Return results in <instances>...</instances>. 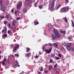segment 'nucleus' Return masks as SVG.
Segmentation results:
<instances>
[{"instance_id":"nucleus-30","label":"nucleus","mask_w":74,"mask_h":74,"mask_svg":"<svg viewBox=\"0 0 74 74\" xmlns=\"http://www.w3.org/2000/svg\"><path fill=\"white\" fill-rule=\"evenodd\" d=\"M35 23V24L34 25H38V22H36L35 23Z\"/></svg>"},{"instance_id":"nucleus-55","label":"nucleus","mask_w":74,"mask_h":74,"mask_svg":"<svg viewBox=\"0 0 74 74\" xmlns=\"http://www.w3.org/2000/svg\"><path fill=\"white\" fill-rule=\"evenodd\" d=\"M17 20H19L20 19V18L18 17L16 19Z\"/></svg>"},{"instance_id":"nucleus-8","label":"nucleus","mask_w":74,"mask_h":74,"mask_svg":"<svg viewBox=\"0 0 74 74\" xmlns=\"http://www.w3.org/2000/svg\"><path fill=\"white\" fill-rule=\"evenodd\" d=\"M7 27H5L3 28V29L2 31V33H4V32L5 33H6L7 32Z\"/></svg>"},{"instance_id":"nucleus-54","label":"nucleus","mask_w":74,"mask_h":74,"mask_svg":"<svg viewBox=\"0 0 74 74\" xmlns=\"http://www.w3.org/2000/svg\"><path fill=\"white\" fill-rule=\"evenodd\" d=\"M37 22V20H36L34 21V23H35V22Z\"/></svg>"},{"instance_id":"nucleus-57","label":"nucleus","mask_w":74,"mask_h":74,"mask_svg":"<svg viewBox=\"0 0 74 74\" xmlns=\"http://www.w3.org/2000/svg\"><path fill=\"white\" fill-rule=\"evenodd\" d=\"M11 12H12L13 13V12H14V10H12Z\"/></svg>"},{"instance_id":"nucleus-11","label":"nucleus","mask_w":74,"mask_h":74,"mask_svg":"<svg viewBox=\"0 0 74 74\" xmlns=\"http://www.w3.org/2000/svg\"><path fill=\"white\" fill-rule=\"evenodd\" d=\"M27 10H26V8H24L23 10V12L24 13H26L27 12Z\"/></svg>"},{"instance_id":"nucleus-6","label":"nucleus","mask_w":74,"mask_h":74,"mask_svg":"<svg viewBox=\"0 0 74 74\" xmlns=\"http://www.w3.org/2000/svg\"><path fill=\"white\" fill-rule=\"evenodd\" d=\"M22 3L21 1H20L18 3V4L17 5H16L17 8L18 10H19L22 6Z\"/></svg>"},{"instance_id":"nucleus-33","label":"nucleus","mask_w":74,"mask_h":74,"mask_svg":"<svg viewBox=\"0 0 74 74\" xmlns=\"http://www.w3.org/2000/svg\"><path fill=\"white\" fill-rule=\"evenodd\" d=\"M0 18H1V19H4V16H0Z\"/></svg>"},{"instance_id":"nucleus-40","label":"nucleus","mask_w":74,"mask_h":74,"mask_svg":"<svg viewBox=\"0 0 74 74\" xmlns=\"http://www.w3.org/2000/svg\"><path fill=\"white\" fill-rule=\"evenodd\" d=\"M7 21H5L4 22V24H5V25H6L7 24Z\"/></svg>"},{"instance_id":"nucleus-63","label":"nucleus","mask_w":74,"mask_h":74,"mask_svg":"<svg viewBox=\"0 0 74 74\" xmlns=\"http://www.w3.org/2000/svg\"><path fill=\"white\" fill-rule=\"evenodd\" d=\"M68 38H69V39H70V37H68Z\"/></svg>"},{"instance_id":"nucleus-2","label":"nucleus","mask_w":74,"mask_h":74,"mask_svg":"<svg viewBox=\"0 0 74 74\" xmlns=\"http://www.w3.org/2000/svg\"><path fill=\"white\" fill-rule=\"evenodd\" d=\"M55 3V0H53L51 2V9H50V11H53V7Z\"/></svg>"},{"instance_id":"nucleus-52","label":"nucleus","mask_w":74,"mask_h":74,"mask_svg":"<svg viewBox=\"0 0 74 74\" xmlns=\"http://www.w3.org/2000/svg\"><path fill=\"white\" fill-rule=\"evenodd\" d=\"M44 72L45 73H48V71L46 70L44 71Z\"/></svg>"},{"instance_id":"nucleus-42","label":"nucleus","mask_w":74,"mask_h":74,"mask_svg":"<svg viewBox=\"0 0 74 74\" xmlns=\"http://www.w3.org/2000/svg\"><path fill=\"white\" fill-rule=\"evenodd\" d=\"M8 34H10V30H8Z\"/></svg>"},{"instance_id":"nucleus-48","label":"nucleus","mask_w":74,"mask_h":74,"mask_svg":"<svg viewBox=\"0 0 74 74\" xmlns=\"http://www.w3.org/2000/svg\"><path fill=\"white\" fill-rule=\"evenodd\" d=\"M15 56H17V57H19V55H18V54H15Z\"/></svg>"},{"instance_id":"nucleus-44","label":"nucleus","mask_w":74,"mask_h":74,"mask_svg":"<svg viewBox=\"0 0 74 74\" xmlns=\"http://www.w3.org/2000/svg\"><path fill=\"white\" fill-rule=\"evenodd\" d=\"M48 45H50V46H52V44L51 43H49V44H48Z\"/></svg>"},{"instance_id":"nucleus-58","label":"nucleus","mask_w":74,"mask_h":74,"mask_svg":"<svg viewBox=\"0 0 74 74\" xmlns=\"http://www.w3.org/2000/svg\"><path fill=\"white\" fill-rule=\"evenodd\" d=\"M35 57H36V58H38V56H37V55H36V56Z\"/></svg>"},{"instance_id":"nucleus-15","label":"nucleus","mask_w":74,"mask_h":74,"mask_svg":"<svg viewBox=\"0 0 74 74\" xmlns=\"http://www.w3.org/2000/svg\"><path fill=\"white\" fill-rule=\"evenodd\" d=\"M7 37V34H5L2 35V37H3V38H4V37Z\"/></svg>"},{"instance_id":"nucleus-16","label":"nucleus","mask_w":74,"mask_h":74,"mask_svg":"<svg viewBox=\"0 0 74 74\" xmlns=\"http://www.w3.org/2000/svg\"><path fill=\"white\" fill-rule=\"evenodd\" d=\"M66 49L68 51H70V49H71V47H69V46H67L66 47Z\"/></svg>"},{"instance_id":"nucleus-28","label":"nucleus","mask_w":74,"mask_h":74,"mask_svg":"<svg viewBox=\"0 0 74 74\" xmlns=\"http://www.w3.org/2000/svg\"><path fill=\"white\" fill-rule=\"evenodd\" d=\"M64 49V48L63 47V46H61V51H62Z\"/></svg>"},{"instance_id":"nucleus-60","label":"nucleus","mask_w":74,"mask_h":74,"mask_svg":"<svg viewBox=\"0 0 74 74\" xmlns=\"http://www.w3.org/2000/svg\"><path fill=\"white\" fill-rule=\"evenodd\" d=\"M39 54H41V52H40V51H39Z\"/></svg>"},{"instance_id":"nucleus-22","label":"nucleus","mask_w":74,"mask_h":74,"mask_svg":"<svg viewBox=\"0 0 74 74\" xmlns=\"http://www.w3.org/2000/svg\"><path fill=\"white\" fill-rule=\"evenodd\" d=\"M72 22V26L73 27H74V22H73V20H71Z\"/></svg>"},{"instance_id":"nucleus-27","label":"nucleus","mask_w":74,"mask_h":74,"mask_svg":"<svg viewBox=\"0 0 74 74\" xmlns=\"http://www.w3.org/2000/svg\"><path fill=\"white\" fill-rule=\"evenodd\" d=\"M71 51H73V52H74V48L73 47H71Z\"/></svg>"},{"instance_id":"nucleus-41","label":"nucleus","mask_w":74,"mask_h":74,"mask_svg":"<svg viewBox=\"0 0 74 74\" xmlns=\"http://www.w3.org/2000/svg\"><path fill=\"white\" fill-rule=\"evenodd\" d=\"M56 59L57 60H59L60 59V58L59 57H56Z\"/></svg>"},{"instance_id":"nucleus-26","label":"nucleus","mask_w":74,"mask_h":74,"mask_svg":"<svg viewBox=\"0 0 74 74\" xmlns=\"http://www.w3.org/2000/svg\"><path fill=\"white\" fill-rule=\"evenodd\" d=\"M53 46H56V47H58V44L56 43H54L53 44Z\"/></svg>"},{"instance_id":"nucleus-39","label":"nucleus","mask_w":74,"mask_h":74,"mask_svg":"<svg viewBox=\"0 0 74 74\" xmlns=\"http://www.w3.org/2000/svg\"><path fill=\"white\" fill-rule=\"evenodd\" d=\"M34 7H37V3H34Z\"/></svg>"},{"instance_id":"nucleus-24","label":"nucleus","mask_w":74,"mask_h":74,"mask_svg":"<svg viewBox=\"0 0 74 74\" xmlns=\"http://www.w3.org/2000/svg\"><path fill=\"white\" fill-rule=\"evenodd\" d=\"M54 70H55V71H57L58 72H59V69L57 68H55L54 69Z\"/></svg>"},{"instance_id":"nucleus-12","label":"nucleus","mask_w":74,"mask_h":74,"mask_svg":"<svg viewBox=\"0 0 74 74\" xmlns=\"http://www.w3.org/2000/svg\"><path fill=\"white\" fill-rule=\"evenodd\" d=\"M10 15H9V14H8L5 16V18L7 19H9V18H10Z\"/></svg>"},{"instance_id":"nucleus-5","label":"nucleus","mask_w":74,"mask_h":74,"mask_svg":"<svg viewBox=\"0 0 74 74\" xmlns=\"http://www.w3.org/2000/svg\"><path fill=\"white\" fill-rule=\"evenodd\" d=\"M0 10L3 12H4V11H5L6 10V8H5V6L3 5H2L0 7Z\"/></svg>"},{"instance_id":"nucleus-14","label":"nucleus","mask_w":74,"mask_h":74,"mask_svg":"<svg viewBox=\"0 0 74 74\" xmlns=\"http://www.w3.org/2000/svg\"><path fill=\"white\" fill-rule=\"evenodd\" d=\"M61 7V5H60L59 4L58 5V6L57 7V8L56 9H55L56 10H57L58 9H59V8H60Z\"/></svg>"},{"instance_id":"nucleus-18","label":"nucleus","mask_w":74,"mask_h":74,"mask_svg":"<svg viewBox=\"0 0 74 74\" xmlns=\"http://www.w3.org/2000/svg\"><path fill=\"white\" fill-rule=\"evenodd\" d=\"M52 69V65H50L49 67V70H51Z\"/></svg>"},{"instance_id":"nucleus-7","label":"nucleus","mask_w":74,"mask_h":74,"mask_svg":"<svg viewBox=\"0 0 74 74\" xmlns=\"http://www.w3.org/2000/svg\"><path fill=\"white\" fill-rule=\"evenodd\" d=\"M18 62H17V61H16L14 62V66H13V68L15 69V68H16V67H18Z\"/></svg>"},{"instance_id":"nucleus-23","label":"nucleus","mask_w":74,"mask_h":74,"mask_svg":"<svg viewBox=\"0 0 74 74\" xmlns=\"http://www.w3.org/2000/svg\"><path fill=\"white\" fill-rule=\"evenodd\" d=\"M58 66V64L57 63H56L54 66V67L55 69H56V67H57V66Z\"/></svg>"},{"instance_id":"nucleus-29","label":"nucleus","mask_w":74,"mask_h":74,"mask_svg":"<svg viewBox=\"0 0 74 74\" xmlns=\"http://www.w3.org/2000/svg\"><path fill=\"white\" fill-rule=\"evenodd\" d=\"M39 8L40 9H42V6L41 5L39 6Z\"/></svg>"},{"instance_id":"nucleus-50","label":"nucleus","mask_w":74,"mask_h":74,"mask_svg":"<svg viewBox=\"0 0 74 74\" xmlns=\"http://www.w3.org/2000/svg\"><path fill=\"white\" fill-rule=\"evenodd\" d=\"M58 56L60 57H62V55H61L60 53L58 54Z\"/></svg>"},{"instance_id":"nucleus-45","label":"nucleus","mask_w":74,"mask_h":74,"mask_svg":"<svg viewBox=\"0 0 74 74\" xmlns=\"http://www.w3.org/2000/svg\"><path fill=\"white\" fill-rule=\"evenodd\" d=\"M8 27H11V25H10V23H9L8 25Z\"/></svg>"},{"instance_id":"nucleus-56","label":"nucleus","mask_w":74,"mask_h":74,"mask_svg":"<svg viewBox=\"0 0 74 74\" xmlns=\"http://www.w3.org/2000/svg\"><path fill=\"white\" fill-rule=\"evenodd\" d=\"M11 46H12V48H11V49H12V47H14V45H11Z\"/></svg>"},{"instance_id":"nucleus-4","label":"nucleus","mask_w":74,"mask_h":74,"mask_svg":"<svg viewBox=\"0 0 74 74\" xmlns=\"http://www.w3.org/2000/svg\"><path fill=\"white\" fill-rule=\"evenodd\" d=\"M19 45H18V44L15 45L14 47L13 50V51L14 52L16 51V50H18V49L19 48Z\"/></svg>"},{"instance_id":"nucleus-9","label":"nucleus","mask_w":74,"mask_h":74,"mask_svg":"<svg viewBox=\"0 0 74 74\" xmlns=\"http://www.w3.org/2000/svg\"><path fill=\"white\" fill-rule=\"evenodd\" d=\"M52 51V48H50L49 49H45V51L47 53H51V52Z\"/></svg>"},{"instance_id":"nucleus-47","label":"nucleus","mask_w":74,"mask_h":74,"mask_svg":"<svg viewBox=\"0 0 74 74\" xmlns=\"http://www.w3.org/2000/svg\"><path fill=\"white\" fill-rule=\"evenodd\" d=\"M43 51H44V49H45V46L44 45H43Z\"/></svg>"},{"instance_id":"nucleus-17","label":"nucleus","mask_w":74,"mask_h":74,"mask_svg":"<svg viewBox=\"0 0 74 74\" xmlns=\"http://www.w3.org/2000/svg\"><path fill=\"white\" fill-rule=\"evenodd\" d=\"M62 44L63 45H64V46H67L68 45L65 42H63V43H62Z\"/></svg>"},{"instance_id":"nucleus-34","label":"nucleus","mask_w":74,"mask_h":74,"mask_svg":"<svg viewBox=\"0 0 74 74\" xmlns=\"http://www.w3.org/2000/svg\"><path fill=\"white\" fill-rule=\"evenodd\" d=\"M71 43H70L68 44V46L71 48Z\"/></svg>"},{"instance_id":"nucleus-35","label":"nucleus","mask_w":74,"mask_h":74,"mask_svg":"<svg viewBox=\"0 0 74 74\" xmlns=\"http://www.w3.org/2000/svg\"><path fill=\"white\" fill-rule=\"evenodd\" d=\"M26 50H27V51H30V48L28 47H27Z\"/></svg>"},{"instance_id":"nucleus-20","label":"nucleus","mask_w":74,"mask_h":74,"mask_svg":"<svg viewBox=\"0 0 74 74\" xmlns=\"http://www.w3.org/2000/svg\"><path fill=\"white\" fill-rule=\"evenodd\" d=\"M12 25L13 26H14V27H15L14 28V29H16V27H15V23H12Z\"/></svg>"},{"instance_id":"nucleus-25","label":"nucleus","mask_w":74,"mask_h":74,"mask_svg":"<svg viewBox=\"0 0 74 74\" xmlns=\"http://www.w3.org/2000/svg\"><path fill=\"white\" fill-rule=\"evenodd\" d=\"M3 4V0H0V5H1Z\"/></svg>"},{"instance_id":"nucleus-43","label":"nucleus","mask_w":74,"mask_h":74,"mask_svg":"<svg viewBox=\"0 0 74 74\" xmlns=\"http://www.w3.org/2000/svg\"><path fill=\"white\" fill-rule=\"evenodd\" d=\"M65 1H66V3H68L69 2V0H66Z\"/></svg>"},{"instance_id":"nucleus-3","label":"nucleus","mask_w":74,"mask_h":74,"mask_svg":"<svg viewBox=\"0 0 74 74\" xmlns=\"http://www.w3.org/2000/svg\"><path fill=\"white\" fill-rule=\"evenodd\" d=\"M69 10V8H67V7H64L62 8L61 10L60 11V12H67Z\"/></svg>"},{"instance_id":"nucleus-21","label":"nucleus","mask_w":74,"mask_h":74,"mask_svg":"<svg viewBox=\"0 0 74 74\" xmlns=\"http://www.w3.org/2000/svg\"><path fill=\"white\" fill-rule=\"evenodd\" d=\"M31 55V53H28L27 54V57H29Z\"/></svg>"},{"instance_id":"nucleus-62","label":"nucleus","mask_w":74,"mask_h":74,"mask_svg":"<svg viewBox=\"0 0 74 74\" xmlns=\"http://www.w3.org/2000/svg\"><path fill=\"white\" fill-rule=\"evenodd\" d=\"M12 57H13V58H14V55H12Z\"/></svg>"},{"instance_id":"nucleus-46","label":"nucleus","mask_w":74,"mask_h":74,"mask_svg":"<svg viewBox=\"0 0 74 74\" xmlns=\"http://www.w3.org/2000/svg\"><path fill=\"white\" fill-rule=\"evenodd\" d=\"M8 63L9 64H10V60H8Z\"/></svg>"},{"instance_id":"nucleus-13","label":"nucleus","mask_w":74,"mask_h":74,"mask_svg":"<svg viewBox=\"0 0 74 74\" xmlns=\"http://www.w3.org/2000/svg\"><path fill=\"white\" fill-rule=\"evenodd\" d=\"M60 33H63L64 34H66V31H61L60 32Z\"/></svg>"},{"instance_id":"nucleus-61","label":"nucleus","mask_w":74,"mask_h":74,"mask_svg":"<svg viewBox=\"0 0 74 74\" xmlns=\"http://www.w3.org/2000/svg\"><path fill=\"white\" fill-rule=\"evenodd\" d=\"M21 74H22V73H24V72H23V71H22V72H21Z\"/></svg>"},{"instance_id":"nucleus-19","label":"nucleus","mask_w":74,"mask_h":74,"mask_svg":"<svg viewBox=\"0 0 74 74\" xmlns=\"http://www.w3.org/2000/svg\"><path fill=\"white\" fill-rule=\"evenodd\" d=\"M5 69H8L9 66H8V65L7 64L5 65Z\"/></svg>"},{"instance_id":"nucleus-36","label":"nucleus","mask_w":74,"mask_h":74,"mask_svg":"<svg viewBox=\"0 0 74 74\" xmlns=\"http://www.w3.org/2000/svg\"><path fill=\"white\" fill-rule=\"evenodd\" d=\"M2 62V64L3 66H4V65H5V62Z\"/></svg>"},{"instance_id":"nucleus-38","label":"nucleus","mask_w":74,"mask_h":74,"mask_svg":"<svg viewBox=\"0 0 74 74\" xmlns=\"http://www.w3.org/2000/svg\"><path fill=\"white\" fill-rule=\"evenodd\" d=\"M43 70V68L42 67H41V69H40V71H42Z\"/></svg>"},{"instance_id":"nucleus-31","label":"nucleus","mask_w":74,"mask_h":74,"mask_svg":"<svg viewBox=\"0 0 74 74\" xmlns=\"http://www.w3.org/2000/svg\"><path fill=\"white\" fill-rule=\"evenodd\" d=\"M51 57H52L53 58H54L55 57V54H52L51 55Z\"/></svg>"},{"instance_id":"nucleus-51","label":"nucleus","mask_w":74,"mask_h":74,"mask_svg":"<svg viewBox=\"0 0 74 74\" xmlns=\"http://www.w3.org/2000/svg\"><path fill=\"white\" fill-rule=\"evenodd\" d=\"M14 13L15 14V15H16L17 14V12L16 11H15Z\"/></svg>"},{"instance_id":"nucleus-59","label":"nucleus","mask_w":74,"mask_h":74,"mask_svg":"<svg viewBox=\"0 0 74 74\" xmlns=\"http://www.w3.org/2000/svg\"><path fill=\"white\" fill-rule=\"evenodd\" d=\"M48 45V44H45V45H44V46H47Z\"/></svg>"},{"instance_id":"nucleus-53","label":"nucleus","mask_w":74,"mask_h":74,"mask_svg":"<svg viewBox=\"0 0 74 74\" xmlns=\"http://www.w3.org/2000/svg\"><path fill=\"white\" fill-rule=\"evenodd\" d=\"M10 28L11 30H14V29L12 27H10Z\"/></svg>"},{"instance_id":"nucleus-49","label":"nucleus","mask_w":74,"mask_h":74,"mask_svg":"<svg viewBox=\"0 0 74 74\" xmlns=\"http://www.w3.org/2000/svg\"><path fill=\"white\" fill-rule=\"evenodd\" d=\"M50 63H52V60L51 59H50L49 61Z\"/></svg>"},{"instance_id":"nucleus-37","label":"nucleus","mask_w":74,"mask_h":74,"mask_svg":"<svg viewBox=\"0 0 74 74\" xmlns=\"http://www.w3.org/2000/svg\"><path fill=\"white\" fill-rule=\"evenodd\" d=\"M3 60V62H6V59L5 58H4Z\"/></svg>"},{"instance_id":"nucleus-32","label":"nucleus","mask_w":74,"mask_h":74,"mask_svg":"<svg viewBox=\"0 0 74 74\" xmlns=\"http://www.w3.org/2000/svg\"><path fill=\"white\" fill-rule=\"evenodd\" d=\"M64 19L65 20V21L66 22H68L67 20V18L66 17H65L64 18Z\"/></svg>"},{"instance_id":"nucleus-64","label":"nucleus","mask_w":74,"mask_h":74,"mask_svg":"<svg viewBox=\"0 0 74 74\" xmlns=\"http://www.w3.org/2000/svg\"><path fill=\"white\" fill-rule=\"evenodd\" d=\"M17 66H18V67H19V66H20V65H18Z\"/></svg>"},{"instance_id":"nucleus-1","label":"nucleus","mask_w":74,"mask_h":74,"mask_svg":"<svg viewBox=\"0 0 74 74\" xmlns=\"http://www.w3.org/2000/svg\"><path fill=\"white\" fill-rule=\"evenodd\" d=\"M53 32L54 33H55L56 35H54L52 34V38L53 40H55L56 39V36L58 38L60 37V34L58 33V32L56 30H54Z\"/></svg>"},{"instance_id":"nucleus-10","label":"nucleus","mask_w":74,"mask_h":74,"mask_svg":"<svg viewBox=\"0 0 74 74\" xmlns=\"http://www.w3.org/2000/svg\"><path fill=\"white\" fill-rule=\"evenodd\" d=\"M32 2V0H25V2L27 3V5H29L30 3Z\"/></svg>"}]
</instances>
